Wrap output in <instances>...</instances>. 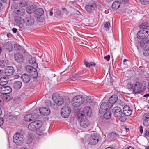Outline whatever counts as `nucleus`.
<instances>
[{
	"label": "nucleus",
	"mask_w": 149,
	"mask_h": 149,
	"mask_svg": "<svg viewBox=\"0 0 149 149\" xmlns=\"http://www.w3.org/2000/svg\"><path fill=\"white\" fill-rule=\"evenodd\" d=\"M140 28L141 29L138 32L137 37L138 39L141 38L142 37H146L149 35V30L147 28L149 27L147 22H143L139 26Z\"/></svg>",
	"instance_id": "nucleus-1"
},
{
	"label": "nucleus",
	"mask_w": 149,
	"mask_h": 149,
	"mask_svg": "<svg viewBox=\"0 0 149 149\" xmlns=\"http://www.w3.org/2000/svg\"><path fill=\"white\" fill-rule=\"evenodd\" d=\"M24 138L23 135L17 132L13 135V141L17 145H21L23 143Z\"/></svg>",
	"instance_id": "nucleus-2"
},
{
	"label": "nucleus",
	"mask_w": 149,
	"mask_h": 149,
	"mask_svg": "<svg viewBox=\"0 0 149 149\" xmlns=\"http://www.w3.org/2000/svg\"><path fill=\"white\" fill-rule=\"evenodd\" d=\"M42 124L41 121L37 120L30 123L28 126V128L31 131H35L40 127Z\"/></svg>",
	"instance_id": "nucleus-3"
},
{
	"label": "nucleus",
	"mask_w": 149,
	"mask_h": 149,
	"mask_svg": "<svg viewBox=\"0 0 149 149\" xmlns=\"http://www.w3.org/2000/svg\"><path fill=\"white\" fill-rule=\"evenodd\" d=\"M143 85L140 82H137L134 84L133 92L134 94H140L144 91Z\"/></svg>",
	"instance_id": "nucleus-4"
},
{
	"label": "nucleus",
	"mask_w": 149,
	"mask_h": 149,
	"mask_svg": "<svg viewBox=\"0 0 149 149\" xmlns=\"http://www.w3.org/2000/svg\"><path fill=\"white\" fill-rule=\"evenodd\" d=\"M52 98L54 102L58 105H61L64 103V99L57 93H54Z\"/></svg>",
	"instance_id": "nucleus-5"
},
{
	"label": "nucleus",
	"mask_w": 149,
	"mask_h": 149,
	"mask_svg": "<svg viewBox=\"0 0 149 149\" xmlns=\"http://www.w3.org/2000/svg\"><path fill=\"white\" fill-rule=\"evenodd\" d=\"M83 102L82 97L80 95L75 97L72 100V105L75 107L79 106Z\"/></svg>",
	"instance_id": "nucleus-6"
},
{
	"label": "nucleus",
	"mask_w": 149,
	"mask_h": 149,
	"mask_svg": "<svg viewBox=\"0 0 149 149\" xmlns=\"http://www.w3.org/2000/svg\"><path fill=\"white\" fill-rule=\"evenodd\" d=\"M26 71L31 75L32 77L36 79L38 76L37 70L33 67L30 65H27L25 68Z\"/></svg>",
	"instance_id": "nucleus-7"
},
{
	"label": "nucleus",
	"mask_w": 149,
	"mask_h": 149,
	"mask_svg": "<svg viewBox=\"0 0 149 149\" xmlns=\"http://www.w3.org/2000/svg\"><path fill=\"white\" fill-rule=\"evenodd\" d=\"M71 109L69 107L67 106H63L61 110V116L64 118L68 117L71 112Z\"/></svg>",
	"instance_id": "nucleus-8"
},
{
	"label": "nucleus",
	"mask_w": 149,
	"mask_h": 149,
	"mask_svg": "<svg viewBox=\"0 0 149 149\" xmlns=\"http://www.w3.org/2000/svg\"><path fill=\"white\" fill-rule=\"evenodd\" d=\"M99 136L97 134L94 133L91 135L88 139V143L91 145H95L99 141Z\"/></svg>",
	"instance_id": "nucleus-9"
},
{
	"label": "nucleus",
	"mask_w": 149,
	"mask_h": 149,
	"mask_svg": "<svg viewBox=\"0 0 149 149\" xmlns=\"http://www.w3.org/2000/svg\"><path fill=\"white\" fill-rule=\"evenodd\" d=\"M14 58L16 61L19 63L22 64L24 63L25 58L22 53H16L14 55Z\"/></svg>",
	"instance_id": "nucleus-10"
},
{
	"label": "nucleus",
	"mask_w": 149,
	"mask_h": 149,
	"mask_svg": "<svg viewBox=\"0 0 149 149\" xmlns=\"http://www.w3.org/2000/svg\"><path fill=\"white\" fill-rule=\"evenodd\" d=\"M142 39L141 40L138 42V45L137 47L138 48H144L148 45V43L149 42V40L148 38L146 37H142Z\"/></svg>",
	"instance_id": "nucleus-11"
},
{
	"label": "nucleus",
	"mask_w": 149,
	"mask_h": 149,
	"mask_svg": "<svg viewBox=\"0 0 149 149\" xmlns=\"http://www.w3.org/2000/svg\"><path fill=\"white\" fill-rule=\"evenodd\" d=\"M96 7V5L95 2L93 1H92L86 6L85 8L88 13H90Z\"/></svg>",
	"instance_id": "nucleus-12"
},
{
	"label": "nucleus",
	"mask_w": 149,
	"mask_h": 149,
	"mask_svg": "<svg viewBox=\"0 0 149 149\" xmlns=\"http://www.w3.org/2000/svg\"><path fill=\"white\" fill-rule=\"evenodd\" d=\"M34 19L33 16L30 15H27L24 20V22L26 26H29L33 24Z\"/></svg>",
	"instance_id": "nucleus-13"
},
{
	"label": "nucleus",
	"mask_w": 149,
	"mask_h": 149,
	"mask_svg": "<svg viewBox=\"0 0 149 149\" xmlns=\"http://www.w3.org/2000/svg\"><path fill=\"white\" fill-rule=\"evenodd\" d=\"M110 108L107 102H102L100 105L99 112L101 114L104 113L107 110L109 111V108Z\"/></svg>",
	"instance_id": "nucleus-14"
},
{
	"label": "nucleus",
	"mask_w": 149,
	"mask_h": 149,
	"mask_svg": "<svg viewBox=\"0 0 149 149\" xmlns=\"http://www.w3.org/2000/svg\"><path fill=\"white\" fill-rule=\"evenodd\" d=\"M112 112L115 117H119L123 114L121 109L118 107H115L112 109Z\"/></svg>",
	"instance_id": "nucleus-15"
},
{
	"label": "nucleus",
	"mask_w": 149,
	"mask_h": 149,
	"mask_svg": "<svg viewBox=\"0 0 149 149\" xmlns=\"http://www.w3.org/2000/svg\"><path fill=\"white\" fill-rule=\"evenodd\" d=\"M12 90L11 88L9 86H3L0 88V93L3 95L9 94L11 92Z\"/></svg>",
	"instance_id": "nucleus-16"
},
{
	"label": "nucleus",
	"mask_w": 149,
	"mask_h": 149,
	"mask_svg": "<svg viewBox=\"0 0 149 149\" xmlns=\"http://www.w3.org/2000/svg\"><path fill=\"white\" fill-rule=\"evenodd\" d=\"M118 100L117 95H114L111 96L107 102L109 107L111 108Z\"/></svg>",
	"instance_id": "nucleus-17"
},
{
	"label": "nucleus",
	"mask_w": 149,
	"mask_h": 149,
	"mask_svg": "<svg viewBox=\"0 0 149 149\" xmlns=\"http://www.w3.org/2000/svg\"><path fill=\"white\" fill-rule=\"evenodd\" d=\"M14 72V68L12 66L7 67L5 70L4 72L8 76L12 75Z\"/></svg>",
	"instance_id": "nucleus-18"
},
{
	"label": "nucleus",
	"mask_w": 149,
	"mask_h": 149,
	"mask_svg": "<svg viewBox=\"0 0 149 149\" xmlns=\"http://www.w3.org/2000/svg\"><path fill=\"white\" fill-rule=\"evenodd\" d=\"M80 125L82 127L86 128L88 127L90 125L89 121L85 117L84 119L80 121Z\"/></svg>",
	"instance_id": "nucleus-19"
},
{
	"label": "nucleus",
	"mask_w": 149,
	"mask_h": 149,
	"mask_svg": "<svg viewBox=\"0 0 149 149\" xmlns=\"http://www.w3.org/2000/svg\"><path fill=\"white\" fill-rule=\"evenodd\" d=\"M39 111L40 114L44 116L48 115L50 113L49 109L45 107H42L39 109Z\"/></svg>",
	"instance_id": "nucleus-20"
},
{
	"label": "nucleus",
	"mask_w": 149,
	"mask_h": 149,
	"mask_svg": "<svg viewBox=\"0 0 149 149\" xmlns=\"http://www.w3.org/2000/svg\"><path fill=\"white\" fill-rule=\"evenodd\" d=\"M143 123L144 125H149V112L145 113L143 117Z\"/></svg>",
	"instance_id": "nucleus-21"
},
{
	"label": "nucleus",
	"mask_w": 149,
	"mask_h": 149,
	"mask_svg": "<svg viewBox=\"0 0 149 149\" xmlns=\"http://www.w3.org/2000/svg\"><path fill=\"white\" fill-rule=\"evenodd\" d=\"M21 79L23 82L27 83L30 80V76L26 74H24L21 76Z\"/></svg>",
	"instance_id": "nucleus-22"
},
{
	"label": "nucleus",
	"mask_w": 149,
	"mask_h": 149,
	"mask_svg": "<svg viewBox=\"0 0 149 149\" xmlns=\"http://www.w3.org/2000/svg\"><path fill=\"white\" fill-rule=\"evenodd\" d=\"M91 108L89 106H87L84 107L83 110L82 111L84 113V114H86L88 117H90L91 116Z\"/></svg>",
	"instance_id": "nucleus-23"
},
{
	"label": "nucleus",
	"mask_w": 149,
	"mask_h": 149,
	"mask_svg": "<svg viewBox=\"0 0 149 149\" xmlns=\"http://www.w3.org/2000/svg\"><path fill=\"white\" fill-rule=\"evenodd\" d=\"M9 79L8 76H3L0 79V85L1 86H4L8 82Z\"/></svg>",
	"instance_id": "nucleus-24"
},
{
	"label": "nucleus",
	"mask_w": 149,
	"mask_h": 149,
	"mask_svg": "<svg viewBox=\"0 0 149 149\" xmlns=\"http://www.w3.org/2000/svg\"><path fill=\"white\" fill-rule=\"evenodd\" d=\"M37 17L41 16L44 13V11L42 8H38L34 11Z\"/></svg>",
	"instance_id": "nucleus-25"
},
{
	"label": "nucleus",
	"mask_w": 149,
	"mask_h": 149,
	"mask_svg": "<svg viewBox=\"0 0 149 149\" xmlns=\"http://www.w3.org/2000/svg\"><path fill=\"white\" fill-rule=\"evenodd\" d=\"M4 46L6 47L5 49L9 53L12 50L13 46L10 42H7L5 45Z\"/></svg>",
	"instance_id": "nucleus-26"
},
{
	"label": "nucleus",
	"mask_w": 149,
	"mask_h": 149,
	"mask_svg": "<svg viewBox=\"0 0 149 149\" xmlns=\"http://www.w3.org/2000/svg\"><path fill=\"white\" fill-rule=\"evenodd\" d=\"M22 85V82L20 81H17L14 82L13 84V87L15 89H20Z\"/></svg>",
	"instance_id": "nucleus-27"
},
{
	"label": "nucleus",
	"mask_w": 149,
	"mask_h": 149,
	"mask_svg": "<svg viewBox=\"0 0 149 149\" xmlns=\"http://www.w3.org/2000/svg\"><path fill=\"white\" fill-rule=\"evenodd\" d=\"M118 0H116L113 2L112 5V7L113 9H117L120 7L121 3L120 1H119Z\"/></svg>",
	"instance_id": "nucleus-28"
},
{
	"label": "nucleus",
	"mask_w": 149,
	"mask_h": 149,
	"mask_svg": "<svg viewBox=\"0 0 149 149\" xmlns=\"http://www.w3.org/2000/svg\"><path fill=\"white\" fill-rule=\"evenodd\" d=\"M84 114L82 111H79L77 114L76 118L79 121H80L83 119H84Z\"/></svg>",
	"instance_id": "nucleus-29"
},
{
	"label": "nucleus",
	"mask_w": 149,
	"mask_h": 149,
	"mask_svg": "<svg viewBox=\"0 0 149 149\" xmlns=\"http://www.w3.org/2000/svg\"><path fill=\"white\" fill-rule=\"evenodd\" d=\"M15 22L18 24L21 25L24 22V20L20 17L15 16Z\"/></svg>",
	"instance_id": "nucleus-30"
},
{
	"label": "nucleus",
	"mask_w": 149,
	"mask_h": 149,
	"mask_svg": "<svg viewBox=\"0 0 149 149\" xmlns=\"http://www.w3.org/2000/svg\"><path fill=\"white\" fill-rule=\"evenodd\" d=\"M15 12L18 15L20 16L24 15L25 13V10L22 8H20L19 9H16Z\"/></svg>",
	"instance_id": "nucleus-31"
},
{
	"label": "nucleus",
	"mask_w": 149,
	"mask_h": 149,
	"mask_svg": "<svg viewBox=\"0 0 149 149\" xmlns=\"http://www.w3.org/2000/svg\"><path fill=\"white\" fill-rule=\"evenodd\" d=\"M45 129L44 127L41 126L37 130L36 133L39 135H41L45 133Z\"/></svg>",
	"instance_id": "nucleus-32"
},
{
	"label": "nucleus",
	"mask_w": 149,
	"mask_h": 149,
	"mask_svg": "<svg viewBox=\"0 0 149 149\" xmlns=\"http://www.w3.org/2000/svg\"><path fill=\"white\" fill-rule=\"evenodd\" d=\"M104 118L106 119L110 118L111 117V113L110 111L107 110L104 113Z\"/></svg>",
	"instance_id": "nucleus-33"
},
{
	"label": "nucleus",
	"mask_w": 149,
	"mask_h": 149,
	"mask_svg": "<svg viewBox=\"0 0 149 149\" xmlns=\"http://www.w3.org/2000/svg\"><path fill=\"white\" fill-rule=\"evenodd\" d=\"M84 63L86 67H89L92 66H95L96 65V63L94 62L88 63L86 60L84 61Z\"/></svg>",
	"instance_id": "nucleus-34"
},
{
	"label": "nucleus",
	"mask_w": 149,
	"mask_h": 149,
	"mask_svg": "<svg viewBox=\"0 0 149 149\" xmlns=\"http://www.w3.org/2000/svg\"><path fill=\"white\" fill-rule=\"evenodd\" d=\"M32 116L31 114H28L25 116L24 117V120L26 122H29L32 121Z\"/></svg>",
	"instance_id": "nucleus-35"
},
{
	"label": "nucleus",
	"mask_w": 149,
	"mask_h": 149,
	"mask_svg": "<svg viewBox=\"0 0 149 149\" xmlns=\"http://www.w3.org/2000/svg\"><path fill=\"white\" fill-rule=\"evenodd\" d=\"M110 27V24L109 22H106L104 23V29L106 31H109Z\"/></svg>",
	"instance_id": "nucleus-36"
},
{
	"label": "nucleus",
	"mask_w": 149,
	"mask_h": 149,
	"mask_svg": "<svg viewBox=\"0 0 149 149\" xmlns=\"http://www.w3.org/2000/svg\"><path fill=\"white\" fill-rule=\"evenodd\" d=\"M132 113V110L130 109L123 112V114L125 116H128L131 115Z\"/></svg>",
	"instance_id": "nucleus-37"
},
{
	"label": "nucleus",
	"mask_w": 149,
	"mask_h": 149,
	"mask_svg": "<svg viewBox=\"0 0 149 149\" xmlns=\"http://www.w3.org/2000/svg\"><path fill=\"white\" fill-rule=\"evenodd\" d=\"M29 62L30 64H35L36 59L34 57H31L29 60Z\"/></svg>",
	"instance_id": "nucleus-38"
},
{
	"label": "nucleus",
	"mask_w": 149,
	"mask_h": 149,
	"mask_svg": "<svg viewBox=\"0 0 149 149\" xmlns=\"http://www.w3.org/2000/svg\"><path fill=\"white\" fill-rule=\"evenodd\" d=\"M119 136L118 134L115 132H113L110 133L109 135V137L112 138H114L117 137H118Z\"/></svg>",
	"instance_id": "nucleus-39"
},
{
	"label": "nucleus",
	"mask_w": 149,
	"mask_h": 149,
	"mask_svg": "<svg viewBox=\"0 0 149 149\" xmlns=\"http://www.w3.org/2000/svg\"><path fill=\"white\" fill-rule=\"evenodd\" d=\"M28 5V3L26 0H23L19 3V5L21 7H25Z\"/></svg>",
	"instance_id": "nucleus-40"
},
{
	"label": "nucleus",
	"mask_w": 149,
	"mask_h": 149,
	"mask_svg": "<svg viewBox=\"0 0 149 149\" xmlns=\"http://www.w3.org/2000/svg\"><path fill=\"white\" fill-rule=\"evenodd\" d=\"M32 116V119L33 120H34L35 119H37L39 117V115L38 114L36 113H31Z\"/></svg>",
	"instance_id": "nucleus-41"
},
{
	"label": "nucleus",
	"mask_w": 149,
	"mask_h": 149,
	"mask_svg": "<svg viewBox=\"0 0 149 149\" xmlns=\"http://www.w3.org/2000/svg\"><path fill=\"white\" fill-rule=\"evenodd\" d=\"M143 53L144 56H149V47L147 49L143 50Z\"/></svg>",
	"instance_id": "nucleus-42"
},
{
	"label": "nucleus",
	"mask_w": 149,
	"mask_h": 149,
	"mask_svg": "<svg viewBox=\"0 0 149 149\" xmlns=\"http://www.w3.org/2000/svg\"><path fill=\"white\" fill-rule=\"evenodd\" d=\"M134 84H132L131 82H130L127 84V87L128 89H132L133 90Z\"/></svg>",
	"instance_id": "nucleus-43"
},
{
	"label": "nucleus",
	"mask_w": 149,
	"mask_h": 149,
	"mask_svg": "<svg viewBox=\"0 0 149 149\" xmlns=\"http://www.w3.org/2000/svg\"><path fill=\"white\" fill-rule=\"evenodd\" d=\"M34 11L33 9L30 8H28L26 10V11L29 14H31Z\"/></svg>",
	"instance_id": "nucleus-44"
},
{
	"label": "nucleus",
	"mask_w": 149,
	"mask_h": 149,
	"mask_svg": "<svg viewBox=\"0 0 149 149\" xmlns=\"http://www.w3.org/2000/svg\"><path fill=\"white\" fill-rule=\"evenodd\" d=\"M144 135L149 137V129L146 128L145 130Z\"/></svg>",
	"instance_id": "nucleus-45"
},
{
	"label": "nucleus",
	"mask_w": 149,
	"mask_h": 149,
	"mask_svg": "<svg viewBox=\"0 0 149 149\" xmlns=\"http://www.w3.org/2000/svg\"><path fill=\"white\" fill-rule=\"evenodd\" d=\"M93 99H92L91 97L87 96L86 97V100L87 102H91L92 101Z\"/></svg>",
	"instance_id": "nucleus-46"
},
{
	"label": "nucleus",
	"mask_w": 149,
	"mask_h": 149,
	"mask_svg": "<svg viewBox=\"0 0 149 149\" xmlns=\"http://www.w3.org/2000/svg\"><path fill=\"white\" fill-rule=\"evenodd\" d=\"M123 111H126V110H128L130 109V107L127 105H126L123 108Z\"/></svg>",
	"instance_id": "nucleus-47"
},
{
	"label": "nucleus",
	"mask_w": 149,
	"mask_h": 149,
	"mask_svg": "<svg viewBox=\"0 0 149 149\" xmlns=\"http://www.w3.org/2000/svg\"><path fill=\"white\" fill-rule=\"evenodd\" d=\"M6 96H5L6 100L7 101H9L11 99L10 97L8 95V94H4Z\"/></svg>",
	"instance_id": "nucleus-48"
},
{
	"label": "nucleus",
	"mask_w": 149,
	"mask_h": 149,
	"mask_svg": "<svg viewBox=\"0 0 149 149\" xmlns=\"http://www.w3.org/2000/svg\"><path fill=\"white\" fill-rule=\"evenodd\" d=\"M120 117V120L122 122H124L126 120V118L125 116H121Z\"/></svg>",
	"instance_id": "nucleus-49"
},
{
	"label": "nucleus",
	"mask_w": 149,
	"mask_h": 149,
	"mask_svg": "<svg viewBox=\"0 0 149 149\" xmlns=\"http://www.w3.org/2000/svg\"><path fill=\"white\" fill-rule=\"evenodd\" d=\"M8 118L10 120H15L16 119V118L13 115H10L8 117Z\"/></svg>",
	"instance_id": "nucleus-50"
},
{
	"label": "nucleus",
	"mask_w": 149,
	"mask_h": 149,
	"mask_svg": "<svg viewBox=\"0 0 149 149\" xmlns=\"http://www.w3.org/2000/svg\"><path fill=\"white\" fill-rule=\"evenodd\" d=\"M140 2L143 5H146L148 3V2L145 0H140Z\"/></svg>",
	"instance_id": "nucleus-51"
},
{
	"label": "nucleus",
	"mask_w": 149,
	"mask_h": 149,
	"mask_svg": "<svg viewBox=\"0 0 149 149\" xmlns=\"http://www.w3.org/2000/svg\"><path fill=\"white\" fill-rule=\"evenodd\" d=\"M4 122V120L2 118H0V127L2 125Z\"/></svg>",
	"instance_id": "nucleus-52"
},
{
	"label": "nucleus",
	"mask_w": 149,
	"mask_h": 149,
	"mask_svg": "<svg viewBox=\"0 0 149 149\" xmlns=\"http://www.w3.org/2000/svg\"><path fill=\"white\" fill-rule=\"evenodd\" d=\"M56 17H58L57 15H58V16L61 15V12L60 11L58 10L57 11H56Z\"/></svg>",
	"instance_id": "nucleus-53"
},
{
	"label": "nucleus",
	"mask_w": 149,
	"mask_h": 149,
	"mask_svg": "<svg viewBox=\"0 0 149 149\" xmlns=\"http://www.w3.org/2000/svg\"><path fill=\"white\" fill-rule=\"evenodd\" d=\"M120 1L121 3H123L124 4L128 3L129 1V0H119Z\"/></svg>",
	"instance_id": "nucleus-54"
},
{
	"label": "nucleus",
	"mask_w": 149,
	"mask_h": 149,
	"mask_svg": "<svg viewBox=\"0 0 149 149\" xmlns=\"http://www.w3.org/2000/svg\"><path fill=\"white\" fill-rule=\"evenodd\" d=\"M110 55H108L107 56H104V58L105 59H106L107 61H109L110 60Z\"/></svg>",
	"instance_id": "nucleus-55"
},
{
	"label": "nucleus",
	"mask_w": 149,
	"mask_h": 149,
	"mask_svg": "<svg viewBox=\"0 0 149 149\" xmlns=\"http://www.w3.org/2000/svg\"><path fill=\"white\" fill-rule=\"evenodd\" d=\"M140 132L142 134L143 132V130L142 126H140L139 127Z\"/></svg>",
	"instance_id": "nucleus-56"
},
{
	"label": "nucleus",
	"mask_w": 149,
	"mask_h": 149,
	"mask_svg": "<svg viewBox=\"0 0 149 149\" xmlns=\"http://www.w3.org/2000/svg\"><path fill=\"white\" fill-rule=\"evenodd\" d=\"M12 30L14 33H16L17 31V29L16 28H13L12 29Z\"/></svg>",
	"instance_id": "nucleus-57"
},
{
	"label": "nucleus",
	"mask_w": 149,
	"mask_h": 149,
	"mask_svg": "<svg viewBox=\"0 0 149 149\" xmlns=\"http://www.w3.org/2000/svg\"><path fill=\"white\" fill-rule=\"evenodd\" d=\"M66 100L67 101V102L66 103V104H69L70 103V99L69 98L66 99L65 100H65Z\"/></svg>",
	"instance_id": "nucleus-58"
},
{
	"label": "nucleus",
	"mask_w": 149,
	"mask_h": 149,
	"mask_svg": "<svg viewBox=\"0 0 149 149\" xmlns=\"http://www.w3.org/2000/svg\"><path fill=\"white\" fill-rule=\"evenodd\" d=\"M72 76H70V78L69 79H68V80L73 81V80H74V79H75L74 78V77L72 78Z\"/></svg>",
	"instance_id": "nucleus-59"
},
{
	"label": "nucleus",
	"mask_w": 149,
	"mask_h": 149,
	"mask_svg": "<svg viewBox=\"0 0 149 149\" xmlns=\"http://www.w3.org/2000/svg\"><path fill=\"white\" fill-rule=\"evenodd\" d=\"M3 102L1 100H0V108L2 107V106H3Z\"/></svg>",
	"instance_id": "nucleus-60"
},
{
	"label": "nucleus",
	"mask_w": 149,
	"mask_h": 149,
	"mask_svg": "<svg viewBox=\"0 0 149 149\" xmlns=\"http://www.w3.org/2000/svg\"><path fill=\"white\" fill-rule=\"evenodd\" d=\"M125 149H134V148L130 146L127 147Z\"/></svg>",
	"instance_id": "nucleus-61"
},
{
	"label": "nucleus",
	"mask_w": 149,
	"mask_h": 149,
	"mask_svg": "<svg viewBox=\"0 0 149 149\" xmlns=\"http://www.w3.org/2000/svg\"><path fill=\"white\" fill-rule=\"evenodd\" d=\"M149 96V93L146 94L145 95H144L143 97H148Z\"/></svg>",
	"instance_id": "nucleus-62"
},
{
	"label": "nucleus",
	"mask_w": 149,
	"mask_h": 149,
	"mask_svg": "<svg viewBox=\"0 0 149 149\" xmlns=\"http://www.w3.org/2000/svg\"><path fill=\"white\" fill-rule=\"evenodd\" d=\"M2 1H3V2L5 3H7V2L8 1V0H1Z\"/></svg>",
	"instance_id": "nucleus-63"
},
{
	"label": "nucleus",
	"mask_w": 149,
	"mask_h": 149,
	"mask_svg": "<svg viewBox=\"0 0 149 149\" xmlns=\"http://www.w3.org/2000/svg\"><path fill=\"white\" fill-rule=\"evenodd\" d=\"M105 149H115V148L112 147H109L106 148Z\"/></svg>",
	"instance_id": "nucleus-64"
}]
</instances>
